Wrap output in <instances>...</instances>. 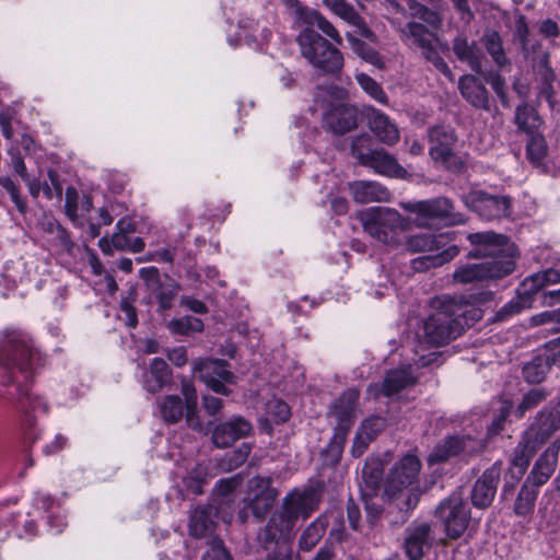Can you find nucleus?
I'll list each match as a JSON object with an SVG mask.
<instances>
[{"label": "nucleus", "mask_w": 560, "mask_h": 560, "mask_svg": "<svg viewBox=\"0 0 560 560\" xmlns=\"http://www.w3.org/2000/svg\"><path fill=\"white\" fill-rule=\"evenodd\" d=\"M39 351L32 338L19 329L7 328L0 339V364L8 371L5 384H16V408L27 415L32 411H47L46 402L40 397H33L22 383L28 381L40 365Z\"/></svg>", "instance_id": "f257e3e1"}, {"label": "nucleus", "mask_w": 560, "mask_h": 560, "mask_svg": "<svg viewBox=\"0 0 560 560\" xmlns=\"http://www.w3.org/2000/svg\"><path fill=\"white\" fill-rule=\"evenodd\" d=\"M474 249L470 257H491L492 260L479 264H463L453 272V281L458 284H482L486 281L510 275L515 264L511 259L513 246L506 236L492 231L470 233L467 236Z\"/></svg>", "instance_id": "f03ea898"}, {"label": "nucleus", "mask_w": 560, "mask_h": 560, "mask_svg": "<svg viewBox=\"0 0 560 560\" xmlns=\"http://www.w3.org/2000/svg\"><path fill=\"white\" fill-rule=\"evenodd\" d=\"M319 501L318 491L311 487L289 492L264 527V541H290L295 534L298 521L308 518L317 510Z\"/></svg>", "instance_id": "7ed1b4c3"}, {"label": "nucleus", "mask_w": 560, "mask_h": 560, "mask_svg": "<svg viewBox=\"0 0 560 560\" xmlns=\"http://www.w3.org/2000/svg\"><path fill=\"white\" fill-rule=\"evenodd\" d=\"M432 307L434 311L423 325L428 343L443 346L462 335L467 325L463 300L443 295L433 301Z\"/></svg>", "instance_id": "20e7f679"}, {"label": "nucleus", "mask_w": 560, "mask_h": 560, "mask_svg": "<svg viewBox=\"0 0 560 560\" xmlns=\"http://www.w3.org/2000/svg\"><path fill=\"white\" fill-rule=\"evenodd\" d=\"M359 220L370 236L390 247L401 245V232L409 225L408 219L389 207H371L360 212Z\"/></svg>", "instance_id": "39448f33"}, {"label": "nucleus", "mask_w": 560, "mask_h": 560, "mask_svg": "<svg viewBox=\"0 0 560 560\" xmlns=\"http://www.w3.org/2000/svg\"><path fill=\"white\" fill-rule=\"evenodd\" d=\"M301 55L316 69L325 73H337L343 67L341 51L312 27L303 28L298 35Z\"/></svg>", "instance_id": "423d86ee"}, {"label": "nucleus", "mask_w": 560, "mask_h": 560, "mask_svg": "<svg viewBox=\"0 0 560 560\" xmlns=\"http://www.w3.org/2000/svg\"><path fill=\"white\" fill-rule=\"evenodd\" d=\"M400 207L415 214V224L418 228H425L432 220L445 221L447 225L465 223V218L454 211V203L446 197H436L427 200L401 202Z\"/></svg>", "instance_id": "0eeeda50"}, {"label": "nucleus", "mask_w": 560, "mask_h": 560, "mask_svg": "<svg viewBox=\"0 0 560 560\" xmlns=\"http://www.w3.org/2000/svg\"><path fill=\"white\" fill-rule=\"evenodd\" d=\"M429 154L431 159L452 171L463 167V160L455 152L457 136L451 126L438 125L429 129Z\"/></svg>", "instance_id": "6e6552de"}, {"label": "nucleus", "mask_w": 560, "mask_h": 560, "mask_svg": "<svg viewBox=\"0 0 560 560\" xmlns=\"http://www.w3.org/2000/svg\"><path fill=\"white\" fill-rule=\"evenodd\" d=\"M436 516L444 525L445 534L451 539L459 538L467 529L470 512L460 492H453L435 510Z\"/></svg>", "instance_id": "1a4fd4ad"}, {"label": "nucleus", "mask_w": 560, "mask_h": 560, "mask_svg": "<svg viewBox=\"0 0 560 560\" xmlns=\"http://www.w3.org/2000/svg\"><path fill=\"white\" fill-rule=\"evenodd\" d=\"M558 282H560V271L553 268L527 277L518 288V298L506 303L499 312V315L504 317L520 313L523 307L529 304L532 295L536 294L545 285Z\"/></svg>", "instance_id": "9d476101"}, {"label": "nucleus", "mask_w": 560, "mask_h": 560, "mask_svg": "<svg viewBox=\"0 0 560 560\" xmlns=\"http://www.w3.org/2000/svg\"><path fill=\"white\" fill-rule=\"evenodd\" d=\"M194 374L198 375L211 390L229 395L226 384L235 382V375L228 370V362L219 359H199L194 362Z\"/></svg>", "instance_id": "9b49d317"}, {"label": "nucleus", "mask_w": 560, "mask_h": 560, "mask_svg": "<svg viewBox=\"0 0 560 560\" xmlns=\"http://www.w3.org/2000/svg\"><path fill=\"white\" fill-rule=\"evenodd\" d=\"M416 355L418 359L413 358L412 363H408L407 365L400 369H394L387 372L383 382V394L385 396H393L400 390L416 384L417 376L413 374L412 366L423 368L432 364L439 358L438 352L432 351L427 354H419L416 351Z\"/></svg>", "instance_id": "f8f14e48"}, {"label": "nucleus", "mask_w": 560, "mask_h": 560, "mask_svg": "<svg viewBox=\"0 0 560 560\" xmlns=\"http://www.w3.org/2000/svg\"><path fill=\"white\" fill-rule=\"evenodd\" d=\"M420 460L415 455L404 456L393 468L384 489V493L389 498H396L405 489H412L418 480L420 471Z\"/></svg>", "instance_id": "ddd939ff"}, {"label": "nucleus", "mask_w": 560, "mask_h": 560, "mask_svg": "<svg viewBox=\"0 0 560 560\" xmlns=\"http://www.w3.org/2000/svg\"><path fill=\"white\" fill-rule=\"evenodd\" d=\"M464 203L476 211L481 218L493 220L510 213V199L505 196H492L476 190L463 197Z\"/></svg>", "instance_id": "4468645a"}, {"label": "nucleus", "mask_w": 560, "mask_h": 560, "mask_svg": "<svg viewBox=\"0 0 560 560\" xmlns=\"http://www.w3.org/2000/svg\"><path fill=\"white\" fill-rule=\"evenodd\" d=\"M140 276L150 294L158 301L160 308L163 311L172 308L179 285L168 277L162 279L155 267L142 268Z\"/></svg>", "instance_id": "2eb2a0df"}, {"label": "nucleus", "mask_w": 560, "mask_h": 560, "mask_svg": "<svg viewBox=\"0 0 560 560\" xmlns=\"http://www.w3.org/2000/svg\"><path fill=\"white\" fill-rule=\"evenodd\" d=\"M278 490L271 486V480L255 477L248 483V506L257 518H262L272 508Z\"/></svg>", "instance_id": "dca6fc26"}, {"label": "nucleus", "mask_w": 560, "mask_h": 560, "mask_svg": "<svg viewBox=\"0 0 560 560\" xmlns=\"http://www.w3.org/2000/svg\"><path fill=\"white\" fill-rule=\"evenodd\" d=\"M558 430H560V399L555 405L542 408L525 432L532 441L544 444Z\"/></svg>", "instance_id": "f3484780"}, {"label": "nucleus", "mask_w": 560, "mask_h": 560, "mask_svg": "<svg viewBox=\"0 0 560 560\" xmlns=\"http://www.w3.org/2000/svg\"><path fill=\"white\" fill-rule=\"evenodd\" d=\"M541 443H536L528 438V433L524 432L522 441L517 444L514 450V455L511 460L509 474L513 481H506L502 488V495H506L512 492L515 483L523 477L529 465L530 459L535 455Z\"/></svg>", "instance_id": "a211bd4d"}, {"label": "nucleus", "mask_w": 560, "mask_h": 560, "mask_svg": "<svg viewBox=\"0 0 560 560\" xmlns=\"http://www.w3.org/2000/svg\"><path fill=\"white\" fill-rule=\"evenodd\" d=\"M253 431L252 423L242 416H234L215 425L212 442L219 448L231 446L237 440L248 436Z\"/></svg>", "instance_id": "6ab92c4d"}, {"label": "nucleus", "mask_w": 560, "mask_h": 560, "mask_svg": "<svg viewBox=\"0 0 560 560\" xmlns=\"http://www.w3.org/2000/svg\"><path fill=\"white\" fill-rule=\"evenodd\" d=\"M431 526L427 522H413L406 529L405 550L409 560H421L432 547Z\"/></svg>", "instance_id": "aec40b11"}, {"label": "nucleus", "mask_w": 560, "mask_h": 560, "mask_svg": "<svg viewBox=\"0 0 560 560\" xmlns=\"http://www.w3.org/2000/svg\"><path fill=\"white\" fill-rule=\"evenodd\" d=\"M500 475V465L494 463L476 481L471 492V502L476 508L485 509L492 503Z\"/></svg>", "instance_id": "412c9836"}, {"label": "nucleus", "mask_w": 560, "mask_h": 560, "mask_svg": "<svg viewBox=\"0 0 560 560\" xmlns=\"http://www.w3.org/2000/svg\"><path fill=\"white\" fill-rule=\"evenodd\" d=\"M480 447L481 443L470 436H451L435 446L429 455V463H442L447 460L451 456H455L459 453L469 454Z\"/></svg>", "instance_id": "4be33fe9"}, {"label": "nucleus", "mask_w": 560, "mask_h": 560, "mask_svg": "<svg viewBox=\"0 0 560 560\" xmlns=\"http://www.w3.org/2000/svg\"><path fill=\"white\" fill-rule=\"evenodd\" d=\"M293 5V14L295 20L299 23L310 26H316L320 32H323L327 37H329L337 45L342 44V37L339 34L338 30L318 11L302 7L298 0H292Z\"/></svg>", "instance_id": "5701e85b"}, {"label": "nucleus", "mask_w": 560, "mask_h": 560, "mask_svg": "<svg viewBox=\"0 0 560 560\" xmlns=\"http://www.w3.org/2000/svg\"><path fill=\"white\" fill-rule=\"evenodd\" d=\"M324 124L335 133H346L358 126V110L345 103L334 105L325 113Z\"/></svg>", "instance_id": "b1692460"}, {"label": "nucleus", "mask_w": 560, "mask_h": 560, "mask_svg": "<svg viewBox=\"0 0 560 560\" xmlns=\"http://www.w3.org/2000/svg\"><path fill=\"white\" fill-rule=\"evenodd\" d=\"M359 399V390L349 388L336 399L330 406L328 417L335 421L337 425L352 427L357 412V402Z\"/></svg>", "instance_id": "393cba45"}, {"label": "nucleus", "mask_w": 560, "mask_h": 560, "mask_svg": "<svg viewBox=\"0 0 560 560\" xmlns=\"http://www.w3.org/2000/svg\"><path fill=\"white\" fill-rule=\"evenodd\" d=\"M368 125L373 135L383 143L394 145L399 141V130L394 121L376 108L366 109Z\"/></svg>", "instance_id": "a878e982"}, {"label": "nucleus", "mask_w": 560, "mask_h": 560, "mask_svg": "<svg viewBox=\"0 0 560 560\" xmlns=\"http://www.w3.org/2000/svg\"><path fill=\"white\" fill-rule=\"evenodd\" d=\"M559 445L553 443L536 460L525 482H529L539 490L553 474L558 462Z\"/></svg>", "instance_id": "bb28decb"}, {"label": "nucleus", "mask_w": 560, "mask_h": 560, "mask_svg": "<svg viewBox=\"0 0 560 560\" xmlns=\"http://www.w3.org/2000/svg\"><path fill=\"white\" fill-rule=\"evenodd\" d=\"M323 3L348 24L355 26L357 33L361 37L371 42L376 39L375 34L366 25L364 20L346 0H323Z\"/></svg>", "instance_id": "cd10ccee"}, {"label": "nucleus", "mask_w": 560, "mask_h": 560, "mask_svg": "<svg viewBox=\"0 0 560 560\" xmlns=\"http://www.w3.org/2000/svg\"><path fill=\"white\" fill-rule=\"evenodd\" d=\"M458 89L463 98L472 107L489 110V93L482 81L472 75L464 74L458 80Z\"/></svg>", "instance_id": "c85d7f7f"}, {"label": "nucleus", "mask_w": 560, "mask_h": 560, "mask_svg": "<svg viewBox=\"0 0 560 560\" xmlns=\"http://www.w3.org/2000/svg\"><path fill=\"white\" fill-rule=\"evenodd\" d=\"M349 190L358 203L388 202L392 198V194L385 186L373 180L349 183Z\"/></svg>", "instance_id": "c756f323"}, {"label": "nucleus", "mask_w": 560, "mask_h": 560, "mask_svg": "<svg viewBox=\"0 0 560 560\" xmlns=\"http://www.w3.org/2000/svg\"><path fill=\"white\" fill-rule=\"evenodd\" d=\"M93 208L92 199L88 195L82 197L74 187L66 189L65 212L69 220L77 226L84 225V219L91 217Z\"/></svg>", "instance_id": "7c9ffc66"}, {"label": "nucleus", "mask_w": 560, "mask_h": 560, "mask_svg": "<svg viewBox=\"0 0 560 560\" xmlns=\"http://www.w3.org/2000/svg\"><path fill=\"white\" fill-rule=\"evenodd\" d=\"M382 475L381 469L373 468L369 464H365L362 469L363 480L366 486V491L362 493V497L370 522H373L382 513L381 505L373 501V495L376 494L380 488Z\"/></svg>", "instance_id": "2f4dec72"}, {"label": "nucleus", "mask_w": 560, "mask_h": 560, "mask_svg": "<svg viewBox=\"0 0 560 560\" xmlns=\"http://www.w3.org/2000/svg\"><path fill=\"white\" fill-rule=\"evenodd\" d=\"M363 165L389 177L404 178L407 175V171L384 149H374Z\"/></svg>", "instance_id": "473e14b6"}, {"label": "nucleus", "mask_w": 560, "mask_h": 560, "mask_svg": "<svg viewBox=\"0 0 560 560\" xmlns=\"http://www.w3.org/2000/svg\"><path fill=\"white\" fill-rule=\"evenodd\" d=\"M214 509L211 505L198 506L192 510L189 517V533L196 538H207L209 545L213 536L214 522L212 518Z\"/></svg>", "instance_id": "72a5a7b5"}, {"label": "nucleus", "mask_w": 560, "mask_h": 560, "mask_svg": "<svg viewBox=\"0 0 560 560\" xmlns=\"http://www.w3.org/2000/svg\"><path fill=\"white\" fill-rule=\"evenodd\" d=\"M453 51L462 62H466L472 71L482 74L483 52L476 42H469L465 36H457L453 40Z\"/></svg>", "instance_id": "f704fd0d"}, {"label": "nucleus", "mask_w": 560, "mask_h": 560, "mask_svg": "<svg viewBox=\"0 0 560 560\" xmlns=\"http://www.w3.org/2000/svg\"><path fill=\"white\" fill-rule=\"evenodd\" d=\"M172 381V372L167 363L160 358L152 360L148 371L143 373L142 386L152 394L160 392Z\"/></svg>", "instance_id": "c9c22d12"}, {"label": "nucleus", "mask_w": 560, "mask_h": 560, "mask_svg": "<svg viewBox=\"0 0 560 560\" xmlns=\"http://www.w3.org/2000/svg\"><path fill=\"white\" fill-rule=\"evenodd\" d=\"M539 490L529 482H524L520 489L513 511L517 516H528L534 513Z\"/></svg>", "instance_id": "e433bc0d"}, {"label": "nucleus", "mask_w": 560, "mask_h": 560, "mask_svg": "<svg viewBox=\"0 0 560 560\" xmlns=\"http://www.w3.org/2000/svg\"><path fill=\"white\" fill-rule=\"evenodd\" d=\"M327 525L328 522L325 515L311 523L299 539L300 549L303 551L312 550L324 536Z\"/></svg>", "instance_id": "4c0bfd02"}, {"label": "nucleus", "mask_w": 560, "mask_h": 560, "mask_svg": "<svg viewBox=\"0 0 560 560\" xmlns=\"http://www.w3.org/2000/svg\"><path fill=\"white\" fill-rule=\"evenodd\" d=\"M401 32L402 38L412 39V43L418 45L422 52L432 47L436 40L434 34L420 23L410 22Z\"/></svg>", "instance_id": "58836bf2"}, {"label": "nucleus", "mask_w": 560, "mask_h": 560, "mask_svg": "<svg viewBox=\"0 0 560 560\" xmlns=\"http://www.w3.org/2000/svg\"><path fill=\"white\" fill-rule=\"evenodd\" d=\"M185 409L186 407L177 395L165 396L159 402L161 417L167 423L178 422L183 418Z\"/></svg>", "instance_id": "ea45409f"}, {"label": "nucleus", "mask_w": 560, "mask_h": 560, "mask_svg": "<svg viewBox=\"0 0 560 560\" xmlns=\"http://www.w3.org/2000/svg\"><path fill=\"white\" fill-rule=\"evenodd\" d=\"M351 427L335 424L334 435L325 450L326 460L329 464H337L341 457L345 443Z\"/></svg>", "instance_id": "a19ab883"}, {"label": "nucleus", "mask_w": 560, "mask_h": 560, "mask_svg": "<svg viewBox=\"0 0 560 560\" xmlns=\"http://www.w3.org/2000/svg\"><path fill=\"white\" fill-rule=\"evenodd\" d=\"M524 58L532 62L533 68H547L549 54L544 49L541 43L535 38L521 44Z\"/></svg>", "instance_id": "79ce46f5"}, {"label": "nucleus", "mask_w": 560, "mask_h": 560, "mask_svg": "<svg viewBox=\"0 0 560 560\" xmlns=\"http://www.w3.org/2000/svg\"><path fill=\"white\" fill-rule=\"evenodd\" d=\"M515 121L518 129L527 135L537 133L541 125V120L536 110L526 104L517 106Z\"/></svg>", "instance_id": "37998d69"}, {"label": "nucleus", "mask_w": 560, "mask_h": 560, "mask_svg": "<svg viewBox=\"0 0 560 560\" xmlns=\"http://www.w3.org/2000/svg\"><path fill=\"white\" fill-rule=\"evenodd\" d=\"M346 37L347 40L349 42L352 51L358 57L377 68H382L384 66L383 59L381 58L378 52L375 49H373L370 45L355 37L352 33H347Z\"/></svg>", "instance_id": "c03bdc74"}, {"label": "nucleus", "mask_w": 560, "mask_h": 560, "mask_svg": "<svg viewBox=\"0 0 560 560\" xmlns=\"http://www.w3.org/2000/svg\"><path fill=\"white\" fill-rule=\"evenodd\" d=\"M443 240L442 235L436 236L421 233L409 236L406 241V246L412 253L432 252L442 247Z\"/></svg>", "instance_id": "a18cd8bd"}, {"label": "nucleus", "mask_w": 560, "mask_h": 560, "mask_svg": "<svg viewBox=\"0 0 560 560\" xmlns=\"http://www.w3.org/2000/svg\"><path fill=\"white\" fill-rule=\"evenodd\" d=\"M482 42L488 54L491 56L498 67L501 68L508 63L502 39L498 32L487 31L482 37Z\"/></svg>", "instance_id": "49530a36"}, {"label": "nucleus", "mask_w": 560, "mask_h": 560, "mask_svg": "<svg viewBox=\"0 0 560 560\" xmlns=\"http://www.w3.org/2000/svg\"><path fill=\"white\" fill-rule=\"evenodd\" d=\"M182 393L185 397L186 407V422L194 430L201 428L200 421L196 415L197 412V393L192 384L184 382L182 385Z\"/></svg>", "instance_id": "de8ad7c7"}, {"label": "nucleus", "mask_w": 560, "mask_h": 560, "mask_svg": "<svg viewBox=\"0 0 560 560\" xmlns=\"http://www.w3.org/2000/svg\"><path fill=\"white\" fill-rule=\"evenodd\" d=\"M549 396V392L542 387L532 388L529 392L523 395L522 400L515 409V416L521 419L528 411L537 407L539 404L545 401Z\"/></svg>", "instance_id": "09e8293b"}, {"label": "nucleus", "mask_w": 560, "mask_h": 560, "mask_svg": "<svg viewBox=\"0 0 560 560\" xmlns=\"http://www.w3.org/2000/svg\"><path fill=\"white\" fill-rule=\"evenodd\" d=\"M167 328L174 334L189 335L191 332L201 331L203 324L199 318L185 316L170 320L167 323Z\"/></svg>", "instance_id": "8fccbe9b"}, {"label": "nucleus", "mask_w": 560, "mask_h": 560, "mask_svg": "<svg viewBox=\"0 0 560 560\" xmlns=\"http://www.w3.org/2000/svg\"><path fill=\"white\" fill-rule=\"evenodd\" d=\"M259 544L267 551V560H293L290 548L287 546L289 541H276L267 544L262 539V530L258 536Z\"/></svg>", "instance_id": "3c124183"}, {"label": "nucleus", "mask_w": 560, "mask_h": 560, "mask_svg": "<svg viewBox=\"0 0 560 560\" xmlns=\"http://www.w3.org/2000/svg\"><path fill=\"white\" fill-rule=\"evenodd\" d=\"M456 254H457L456 248L450 247V248L441 252L438 255L424 256V257L413 260V268L416 270H421V269H428L430 267L442 266L443 264L451 260Z\"/></svg>", "instance_id": "603ef678"}, {"label": "nucleus", "mask_w": 560, "mask_h": 560, "mask_svg": "<svg viewBox=\"0 0 560 560\" xmlns=\"http://www.w3.org/2000/svg\"><path fill=\"white\" fill-rule=\"evenodd\" d=\"M250 453V446L247 443H243L237 450L232 453H228L221 460L220 466L224 470H233L243 465Z\"/></svg>", "instance_id": "864d4df0"}, {"label": "nucleus", "mask_w": 560, "mask_h": 560, "mask_svg": "<svg viewBox=\"0 0 560 560\" xmlns=\"http://www.w3.org/2000/svg\"><path fill=\"white\" fill-rule=\"evenodd\" d=\"M530 139L527 143V158L534 164H540L547 153V144L545 138L539 133L529 135Z\"/></svg>", "instance_id": "5fc2aeb1"}, {"label": "nucleus", "mask_w": 560, "mask_h": 560, "mask_svg": "<svg viewBox=\"0 0 560 560\" xmlns=\"http://www.w3.org/2000/svg\"><path fill=\"white\" fill-rule=\"evenodd\" d=\"M371 143L372 139L368 133L359 135L352 139L351 154L362 165L365 163V160L369 159L370 154L374 151L370 148Z\"/></svg>", "instance_id": "6e6d98bb"}, {"label": "nucleus", "mask_w": 560, "mask_h": 560, "mask_svg": "<svg viewBox=\"0 0 560 560\" xmlns=\"http://www.w3.org/2000/svg\"><path fill=\"white\" fill-rule=\"evenodd\" d=\"M355 79H357L358 83L360 84V86L369 95H371L374 100H376L377 102H380L382 104L387 103V96H386L385 92L383 91L381 85L374 79H372L370 75H368L363 72L358 73L355 75Z\"/></svg>", "instance_id": "4d7b16f0"}, {"label": "nucleus", "mask_w": 560, "mask_h": 560, "mask_svg": "<svg viewBox=\"0 0 560 560\" xmlns=\"http://www.w3.org/2000/svg\"><path fill=\"white\" fill-rule=\"evenodd\" d=\"M548 364L542 359L528 362L523 368V375L528 383H539L544 380Z\"/></svg>", "instance_id": "13d9d810"}, {"label": "nucleus", "mask_w": 560, "mask_h": 560, "mask_svg": "<svg viewBox=\"0 0 560 560\" xmlns=\"http://www.w3.org/2000/svg\"><path fill=\"white\" fill-rule=\"evenodd\" d=\"M512 404L509 401H504L500 409L498 410V413L494 416L491 424L488 428V435H497L499 434L503 428L504 423L511 412Z\"/></svg>", "instance_id": "bf43d9fd"}, {"label": "nucleus", "mask_w": 560, "mask_h": 560, "mask_svg": "<svg viewBox=\"0 0 560 560\" xmlns=\"http://www.w3.org/2000/svg\"><path fill=\"white\" fill-rule=\"evenodd\" d=\"M48 183L43 184V192L47 199L57 198L61 200L62 197V186L59 182V176L55 171H48Z\"/></svg>", "instance_id": "052dcab7"}, {"label": "nucleus", "mask_w": 560, "mask_h": 560, "mask_svg": "<svg viewBox=\"0 0 560 560\" xmlns=\"http://www.w3.org/2000/svg\"><path fill=\"white\" fill-rule=\"evenodd\" d=\"M0 185L10 194L11 199L16 206L18 210L24 213L26 210V205L20 196L19 187L16 184L10 177L3 176L0 177Z\"/></svg>", "instance_id": "680f3d73"}, {"label": "nucleus", "mask_w": 560, "mask_h": 560, "mask_svg": "<svg viewBox=\"0 0 560 560\" xmlns=\"http://www.w3.org/2000/svg\"><path fill=\"white\" fill-rule=\"evenodd\" d=\"M202 560H231V558L224 549L222 540L212 538Z\"/></svg>", "instance_id": "e2e57ef3"}, {"label": "nucleus", "mask_w": 560, "mask_h": 560, "mask_svg": "<svg viewBox=\"0 0 560 560\" xmlns=\"http://www.w3.org/2000/svg\"><path fill=\"white\" fill-rule=\"evenodd\" d=\"M385 425L386 421L384 418L371 417L362 423L360 431L373 440L385 428Z\"/></svg>", "instance_id": "0e129e2a"}, {"label": "nucleus", "mask_w": 560, "mask_h": 560, "mask_svg": "<svg viewBox=\"0 0 560 560\" xmlns=\"http://www.w3.org/2000/svg\"><path fill=\"white\" fill-rule=\"evenodd\" d=\"M268 412L273 417L276 422H284L290 417V408L282 400H272L268 404Z\"/></svg>", "instance_id": "69168bd1"}, {"label": "nucleus", "mask_w": 560, "mask_h": 560, "mask_svg": "<svg viewBox=\"0 0 560 560\" xmlns=\"http://www.w3.org/2000/svg\"><path fill=\"white\" fill-rule=\"evenodd\" d=\"M424 58L432 62V65L446 77L452 75V71L444 59L435 50L434 45L422 52Z\"/></svg>", "instance_id": "338daca9"}, {"label": "nucleus", "mask_w": 560, "mask_h": 560, "mask_svg": "<svg viewBox=\"0 0 560 560\" xmlns=\"http://www.w3.org/2000/svg\"><path fill=\"white\" fill-rule=\"evenodd\" d=\"M538 33L547 39L553 40L560 35V26L552 19H545L538 23Z\"/></svg>", "instance_id": "774afa93"}]
</instances>
